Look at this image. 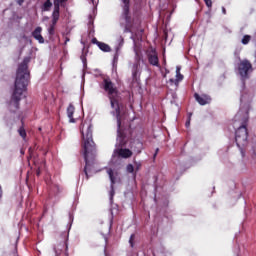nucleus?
Returning <instances> with one entry per match:
<instances>
[{
    "mask_svg": "<svg viewBox=\"0 0 256 256\" xmlns=\"http://www.w3.org/2000/svg\"><path fill=\"white\" fill-rule=\"evenodd\" d=\"M191 125V114L189 115V119L186 122V127H189Z\"/></svg>",
    "mask_w": 256,
    "mask_h": 256,
    "instance_id": "27",
    "label": "nucleus"
},
{
    "mask_svg": "<svg viewBox=\"0 0 256 256\" xmlns=\"http://www.w3.org/2000/svg\"><path fill=\"white\" fill-rule=\"evenodd\" d=\"M134 172L137 173L141 169V164L139 162H134Z\"/></svg>",
    "mask_w": 256,
    "mask_h": 256,
    "instance_id": "20",
    "label": "nucleus"
},
{
    "mask_svg": "<svg viewBox=\"0 0 256 256\" xmlns=\"http://www.w3.org/2000/svg\"><path fill=\"white\" fill-rule=\"evenodd\" d=\"M91 1H92L93 5H95V0H91Z\"/></svg>",
    "mask_w": 256,
    "mask_h": 256,
    "instance_id": "33",
    "label": "nucleus"
},
{
    "mask_svg": "<svg viewBox=\"0 0 256 256\" xmlns=\"http://www.w3.org/2000/svg\"><path fill=\"white\" fill-rule=\"evenodd\" d=\"M30 61L31 57H26L18 66L15 90L12 95V101L10 103V105H13L14 107H16V109L17 107H19V101H21L23 93H25L27 85L29 83V69L27 68V65H29Z\"/></svg>",
    "mask_w": 256,
    "mask_h": 256,
    "instance_id": "3",
    "label": "nucleus"
},
{
    "mask_svg": "<svg viewBox=\"0 0 256 256\" xmlns=\"http://www.w3.org/2000/svg\"><path fill=\"white\" fill-rule=\"evenodd\" d=\"M222 13L225 15L227 13V10H225V7H222Z\"/></svg>",
    "mask_w": 256,
    "mask_h": 256,
    "instance_id": "29",
    "label": "nucleus"
},
{
    "mask_svg": "<svg viewBox=\"0 0 256 256\" xmlns=\"http://www.w3.org/2000/svg\"><path fill=\"white\" fill-rule=\"evenodd\" d=\"M48 33H49V35L55 34V25H53V23L49 26Z\"/></svg>",
    "mask_w": 256,
    "mask_h": 256,
    "instance_id": "19",
    "label": "nucleus"
},
{
    "mask_svg": "<svg viewBox=\"0 0 256 256\" xmlns=\"http://www.w3.org/2000/svg\"><path fill=\"white\" fill-rule=\"evenodd\" d=\"M247 128L245 126H242L237 129L236 131V144L237 147H239L242 155H243V147L247 146Z\"/></svg>",
    "mask_w": 256,
    "mask_h": 256,
    "instance_id": "4",
    "label": "nucleus"
},
{
    "mask_svg": "<svg viewBox=\"0 0 256 256\" xmlns=\"http://www.w3.org/2000/svg\"><path fill=\"white\" fill-rule=\"evenodd\" d=\"M149 63L150 65H154L155 67H159V57H157V54L153 53L149 55Z\"/></svg>",
    "mask_w": 256,
    "mask_h": 256,
    "instance_id": "15",
    "label": "nucleus"
},
{
    "mask_svg": "<svg viewBox=\"0 0 256 256\" xmlns=\"http://www.w3.org/2000/svg\"><path fill=\"white\" fill-rule=\"evenodd\" d=\"M249 41H251V36L249 35H245L243 36L242 40H241V43L243 45H248L249 44Z\"/></svg>",
    "mask_w": 256,
    "mask_h": 256,
    "instance_id": "17",
    "label": "nucleus"
},
{
    "mask_svg": "<svg viewBox=\"0 0 256 256\" xmlns=\"http://www.w3.org/2000/svg\"><path fill=\"white\" fill-rule=\"evenodd\" d=\"M126 171L128 173H133V177H135V167L132 164H128L126 167Z\"/></svg>",
    "mask_w": 256,
    "mask_h": 256,
    "instance_id": "18",
    "label": "nucleus"
},
{
    "mask_svg": "<svg viewBox=\"0 0 256 256\" xmlns=\"http://www.w3.org/2000/svg\"><path fill=\"white\" fill-rule=\"evenodd\" d=\"M183 81V76L181 74V67L177 66L176 67V79L170 78L168 81V85H170V87H179V82Z\"/></svg>",
    "mask_w": 256,
    "mask_h": 256,
    "instance_id": "6",
    "label": "nucleus"
},
{
    "mask_svg": "<svg viewBox=\"0 0 256 256\" xmlns=\"http://www.w3.org/2000/svg\"><path fill=\"white\" fill-rule=\"evenodd\" d=\"M43 31V28L37 27L33 32H32V37L38 41V43H45V39L41 35V32Z\"/></svg>",
    "mask_w": 256,
    "mask_h": 256,
    "instance_id": "12",
    "label": "nucleus"
},
{
    "mask_svg": "<svg viewBox=\"0 0 256 256\" xmlns=\"http://www.w3.org/2000/svg\"><path fill=\"white\" fill-rule=\"evenodd\" d=\"M59 7L60 6H54V11L52 13V23L53 25H57V22L59 21Z\"/></svg>",
    "mask_w": 256,
    "mask_h": 256,
    "instance_id": "14",
    "label": "nucleus"
},
{
    "mask_svg": "<svg viewBox=\"0 0 256 256\" xmlns=\"http://www.w3.org/2000/svg\"><path fill=\"white\" fill-rule=\"evenodd\" d=\"M252 69L251 62L248 60H242L238 65V73L242 79H247V76L251 73Z\"/></svg>",
    "mask_w": 256,
    "mask_h": 256,
    "instance_id": "5",
    "label": "nucleus"
},
{
    "mask_svg": "<svg viewBox=\"0 0 256 256\" xmlns=\"http://www.w3.org/2000/svg\"><path fill=\"white\" fill-rule=\"evenodd\" d=\"M137 147H138V153H141V149L143 148V144L141 142H137Z\"/></svg>",
    "mask_w": 256,
    "mask_h": 256,
    "instance_id": "25",
    "label": "nucleus"
},
{
    "mask_svg": "<svg viewBox=\"0 0 256 256\" xmlns=\"http://www.w3.org/2000/svg\"><path fill=\"white\" fill-rule=\"evenodd\" d=\"M107 174L109 176V179L111 181L112 185V191L110 192V199H113V195H115V191H113V185H115V182L117 181V172L113 168H108L107 169Z\"/></svg>",
    "mask_w": 256,
    "mask_h": 256,
    "instance_id": "7",
    "label": "nucleus"
},
{
    "mask_svg": "<svg viewBox=\"0 0 256 256\" xmlns=\"http://www.w3.org/2000/svg\"><path fill=\"white\" fill-rule=\"evenodd\" d=\"M204 2L206 3V5L211 8L213 6V2L211 0H204Z\"/></svg>",
    "mask_w": 256,
    "mask_h": 256,
    "instance_id": "24",
    "label": "nucleus"
},
{
    "mask_svg": "<svg viewBox=\"0 0 256 256\" xmlns=\"http://www.w3.org/2000/svg\"><path fill=\"white\" fill-rule=\"evenodd\" d=\"M92 43L97 45V47H99L101 51H104V53H109V51H111V47L108 44L100 42L96 38L92 39Z\"/></svg>",
    "mask_w": 256,
    "mask_h": 256,
    "instance_id": "10",
    "label": "nucleus"
},
{
    "mask_svg": "<svg viewBox=\"0 0 256 256\" xmlns=\"http://www.w3.org/2000/svg\"><path fill=\"white\" fill-rule=\"evenodd\" d=\"M65 1H67V0H54V6H56V4H57V6L61 7V5H63V3H65Z\"/></svg>",
    "mask_w": 256,
    "mask_h": 256,
    "instance_id": "22",
    "label": "nucleus"
},
{
    "mask_svg": "<svg viewBox=\"0 0 256 256\" xmlns=\"http://www.w3.org/2000/svg\"><path fill=\"white\" fill-rule=\"evenodd\" d=\"M252 149H253L254 155H256V138L254 139V144L252 146Z\"/></svg>",
    "mask_w": 256,
    "mask_h": 256,
    "instance_id": "26",
    "label": "nucleus"
},
{
    "mask_svg": "<svg viewBox=\"0 0 256 256\" xmlns=\"http://www.w3.org/2000/svg\"><path fill=\"white\" fill-rule=\"evenodd\" d=\"M1 197H3V190L1 189V186H0V199Z\"/></svg>",
    "mask_w": 256,
    "mask_h": 256,
    "instance_id": "30",
    "label": "nucleus"
},
{
    "mask_svg": "<svg viewBox=\"0 0 256 256\" xmlns=\"http://www.w3.org/2000/svg\"><path fill=\"white\" fill-rule=\"evenodd\" d=\"M18 132H19V135L22 136L23 139H25V137H26V135H27V133L25 132V129L20 128V129L18 130Z\"/></svg>",
    "mask_w": 256,
    "mask_h": 256,
    "instance_id": "21",
    "label": "nucleus"
},
{
    "mask_svg": "<svg viewBox=\"0 0 256 256\" xmlns=\"http://www.w3.org/2000/svg\"><path fill=\"white\" fill-rule=\"evenodd\" d=\"M49 20V18L48 17H45L44 19H43V21H48Z\"/></svg>",
    "mask_w": 256,
    "mask_h": 256,
    "instance_id": "31",
    "label": "nucleus"
},
{
    "mask_svg": "<svg viewBox=\"0 0 256 256\" xmlns=\"http://www.w3.org/2000/svg\"><path fill=\"white\" fill-rule=\"evenodd\" d=\"M52 6L53 3H51V0H47L43 5V11H49Z\"/></svg>",
    "mask_w": 256,
    "mask_h": 256,
    "instance_id": "16",
    "label": "nucleus"
},
{
    "mask_svg": "<svg viewBox=\"0 0 256 256\" xmlns=\"http://www.w3.org/2000/svg\"><path fill=\"white\" fill-rule=\"evenodd\" d=\"M196 101L199 103V105H209L211 103V97L205 94H195L194 95Z\"/></svg>",
    "mask_w": 256,
    "mask_h": 256,
    "instance_id": "9",
    "label": "nucleus"
},
{
    "mask_svg": "<svg viewBox=\"0 0 256 256\" xmlns=\"http://www.w3.org/2000/svg\"><path fill=\"white\" fill-rule=\"evenodd\" d=\"M123 19L129 23V0H122Z\"/></svg>",
    "mask_w": 256,
    "mask_h": 256,
    "instance_id": "11",
    "label": "nucleus"
},
{
    "mask_svg": "<svg viewBox=\"0 0 256 256\" xmlns=\"http://www.w3.org/2000/svg\"><path fill=\"white\" fill-rule=\"evenodd\" d=\"M133 241H135V235H134V234H132V235L130 236V239H129V243H130V246H131V247H134Z\"/></svg>",
    "mask_w": 256,
    "mask_h": 256,
    "instance_id": "23",
    "label": "nucleus"
},
{
    "mask_svg": "<svg viewBox=\"0 0 256 256\" xmlns=\"http://www.w3.org/2000/svg\"><path fill=\"white\" fill-rule=\"evenodd\" d=\"M126 31H128L127 27L124 29V32L126 33Z\"/></svg>",
    "mask_w": 256,
    "mask_h": 256,
    "instance_id": "34",
    "label": "nucleus"
},
{
    "mask_svg": "<svg viewBox=\"0 0 256 256\" xmlns=\"http://www.w3.org/2000/svg\"><path fill=\"white\" fill-rule=\"evenodd\" d=\"M74 113L75 106H73V104H70L67 108V117L69 119V123H75V119L73 118Z\"/></svg>",
    "mask_w": 256,
    "mask_h": 256,
    "instance_id": "13",
    "label": "nucleus"
},
{
    "mask_svg": "<svg viewBox=\"0 0 256 256\" xmlns=\"http://www.w3.org/2000/svg\"><path fill=\"white\" fill-rule=\"evenodd\" d=\"M25 0H16V2L18 3V5H23V2H24Z\"/></svg>",
    "mask_w": 256,
    "mask_h": 256,
    "instance_id": "28",
    "label": "nucleus"
},
{
    "mask_svg": "<svg viewBox=\"0 0 256 256\" xmlns=\"http://www.w3.org/2000/svg\"><path fill=\"white\" fill-rule=\"evenodd\" d=\"M241 101H243V98H241Z\"/></svg>",
    "mask_w": 256,
    "mask_h": 256,
    "instance_id": "36",
    "label": "nucleus"
},
{
    "mask_svg": "<svg viewBox=\"0 0 256 256\" xmlns=\"http://www.w3.org/2000/svg\"><path fill=\"white\" fill-rule=\"evenodd\" d=\"M82 61H83L84 65H85L86 62H85V58L84 57H82Z\"/></svg>",
    "mask_w": 256,
    "mask_h": 256,
    "instance_id": "32",
    "label": "nucleus"
},
{
    "mask_svg": "<svg viewBox=\"0 0 256 256\" xmlns=\"http://www.w3.org/2000/svg\"><path fill=\"white\" fill-rule=\"evenodd\" d=\"M135 53H136L137 59H136V62L132 66L133 77H137V73H139V71H141V57H139V52H137L136 49H135Z\"/></svg>",
    "mask_w": 256,
    "mask_h": 256,
    "instance_id": "8",
    "label": "nucleus"
},
{
    "mask_svg": "<svg viewBox=\"0 0 256 256\" xmlns=\"http://www.w3.org/2000/svg\"><path fill=\"white\" fill-rule=\"evenodd\" d=\"M104 89L109 95L111 107L114 110L111 113L116 117L118 127L116 149L114 150L110 161V166H112L117 165L121 158L129 159V157L133 155V152L127 148H123L125 145V136L123 135V132H121V106H119V100L117 99V89L109 79L104 80Z\"/></svg>",
    "mask_w": 256,
    "mask_h": 256,
    "instance_id": "1",
    "label": "nucleus"
},
{
    "mask_svg": "<svg viewBox=\"0 0 256 256\" xmlns=\"http://www.w3.org/2000/svg\"><path fill=\"white\" fill-rule=\"evenodd\" d=\"M40 173H41V172L38 171V172H37V175H39Z\"/></svg>",
    "mask_w": 256,
    "mask_h": 256,
    "instance_id": "35",
    "label": "nucleus"
},
{
    "mask_svg": "<svg viewBox=\"0 0 256 256\" xmlns=\"http://www.w3.org/2000/svg\"><path fill=\"white\" fill-rule=\"evenodd\" d=\"M82 135L83 155L86 162L84 168L86 177H89L93 159H95V142H93V126L89 122H83L80 128Z\"/></svg>",
    "mask_w": 256,
    "mask_h": 256,
    "instance_id": "2",
    "label": "nucleus"
}]
</instances>
